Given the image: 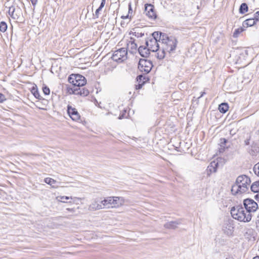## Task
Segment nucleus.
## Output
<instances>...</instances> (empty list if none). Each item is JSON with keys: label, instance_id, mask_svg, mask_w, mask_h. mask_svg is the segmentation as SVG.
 Segmentation results:
<instances>
[{"label": "nucleus", "instance_id": "13d9d810", "mask_svg": "<svg viewBox=\"0 0 259 259\" xmlns=\"http://www.w3.org/2000/svg\"><path fill=\"white\" fill-rule=\"evenodd\" d=\"M26 155H31V154H26Z\"/></svg>", "mask_w": 259, "mask_h": 259}, {"label": "nucleus", "instance_id": "ea45409f", "mask_svg": "<svg viewBox=\"0 0 259 259\" xmlns=\"http://www.w3.org/2000/svg\"><path fill=\"white\" fill-rule=\"evenodd\" d=\"M61 198V201L64 203L67 202L65 200H68L69 199V197L68 196H61L60 197Z\"/></svg>", "mask_w": 259, "mask_h": 259}, {"label": "nucleus", "instance_id": "a211bd4d", "mask_svg": "<svg viewBox=\"0 0 259 259\" xmlns=\"http://www.w3.org/2000/svg\"><path fill=\"white\" fill-rule=\"evenodd\" d=\"M256 21H256L254 17L253 18L247 19L243 22L242 25L244 27H250L255 25Z\"/></svg>", "mask_w": 259, "mask_h": 259}, {"label": "nucleus", "instance_id": "f03ea898", "mask_svg": "<svg viewBox=\"0 0 259 259\" xmlns=\"http://www.w3.org/2000/svg\"><path fill=\"white\" fill-rule=\"evenodd\" d=\"M231 214L235 220L240 222H249L251 221L252 215L245 210L241 205H236L231 208Z\"/></svg>", "mask_w": 259, "mask_h": 259}, {"label": "nucleus", "instance_id": "7ed1b4c3", "mask_svg": "<svg viewBox=\"0 0 259 259\" xmlns=\"http://www.w3.org/2000/svg\"><path fill=\"white\" fill-rule=\"evenodd\" d=\"M160 32L155 31L152 34V37L146 41V46L152 52L158 53L160 48L161 38H159Z\"/></svg>", "mask_w": 259, "mask_h": 259}, {"label": "nucleus", "instance_id": "e433bc0d", "mask_svg": "<svg viewBox=\"0 0 259 259\" xmlns=\"http://www.w3.org/2000/svg\"><path fill=\"white\" fill-rule=\"evenodd\" d=\"M126 113V110H124L123 112L119 115L118 118L119 119H121L124 118L125 117Z\"/></svg>", "mask_w": 259, "mask_h": 259}, {"label": "nucleus", "instance_id": "f704fd0d", "mask_svg": "<svg viewBox=\"0 0 259 259\" xmlns=\"http://www.w3.org/2000/svg\"><path fill=\"white\" fill-rule=\"evenodd\" d=\"M104 198L103 199H102V198L99 199V202H100L99 204H100V205L102 207V209L106 208V206L104 205Z\"/></svg>", "mask_w": 259, "mask_h": 259}, {"label": "nucleus", "instance_id": "de8ad7c7", "mask_svg": "<svg viewBox=\"0 0 259 259\" xmlns=\"http://www.w3.org/2000/svg\"><path fill=\"white\" fill-rule=\"evenodd\" d=\"M21 11L20 10V11H16V12H14V13L18 15V18H19L20 16V14L21 13Z\"/></svg>", "mask_w": 259, "mask_h": 259}, {"label": "nucleus", "instance_id": "423d86ee", "mask_svg": "<svg viewBox=\"0 0 259 259\" xmlns=\"http://www.w3.org/2000/svg\"><path fill=\"white\" fill-rule=\"evenodd\" d=\"M127 51L126 48H122L115 51L112 55L113 60L116 62H122L127 59Z\"/></svg>", "mask_w": 259, "mask_h": 259}, {"label": "nucleus", "instance_id": "5fc2aeb1", "mask_svg": "<svg viewBox=\"0 0 259 259\" xmlns=\"http://www.w3.org/2000/svg\"><path fill=\"white\" fill-rule=\"evenodd\" d=\"M129 9H130V10L131 9V6L130 4L129 5Z\"/></svg>", "mask_w": 259, "mask_h": 259}, {"label": "nucleus", "instance_id": "7c9ffc66", "mask_svg": "<svg viewBox=\"0 0 259 259\" xmlns=\"http://www.w3.org/2000/svg\"><path fill=\"white\" fill-rule=\"evenodd\" d=\"M146 77L142 75H139L137 77V80L138 82L142 83L143 81H146Z\"/></svg>", "mask_w": 259, "mask_h": 259}, {"label": "nucleus", "instance_id": "cd10ccee", "mask_svg": "<svg viewBox=\"0 0 259 259\" xmlns=\"http://www.w3.org/2000/svg\"><path fill=\"white\" fill-rule=\"evenodd\" d=\"M8 26L7 23L4 21H2L0 23V31L2 32H5L7 29Z\"/></svg>", "mask_w": 259, "mask_h": 259}, {"label": "nucleus", "instance_id": "6e6552de", "mask_svg": "<svg viewBox=\"0 0 259 259\" xmlns=\"http://www.w3.org/2000/svg\"><path fill=\"white\" fill-rule=\"evenodd\" d=\"M243 205L247 212L249 213L255 212L258 208L257 203L250 198L244 199L243 200Z\"/></svg>", "mask_w": 259, "mask_h": 259}, {"label": "nucleus", "instance_id": "4d7b16f0", "mask_svg": "<svg viewBox=\"0 0 259 259\" xmlns=\"http://www.w3.org/2000/svg\"><path fill=\"white\" fill-rule=\"evenodd\" d=\"M123 24H124V23H123L122 22H121V25L122 26Z\"/></svg>", "mask_w": 259, "mask_h": 259}, {"label": "nucleus", "instance_id": "a18cd8bd", "mask_svg": "<svg viewBox=\"0 0 259 259\" xmlns=\"http://www.w3.org/2000/svg\"><path fill=\"white\" fill-rule=\"evenodd\" d=\"M31 3H32V5L33 6H35L37 3V0H30Z\"/></svg>", "mask_w": 259, "mask_h": 259}, {"label": "nucleus", "instance_id": "39448f33", "mask_svg": "<svg viewBox=\"0 0 259 259\" xmlns=\"http://www.w3.org/2000/svg\"><path fill=\"white\" fill-rule=\"evenodd\" d=\"M236 181L240 187H241L242 193L246 192L251 183L250 178L246 175H241L237 177Z\"/></svg>", "mask_w": 259, "mask_h": 259}, {"label": "nucleus", "instance_id": "2eb2a0df", "mask_svg": "<svg viewBox=\"0 0 259 259\" xmlns=\"http://www.w3.org/2000/svg\"><path fill=\"white\" fill-rule=\"evenodd\" d=\"M181 224V222L180 220L169 222L165 223L164 225V227L168 229H175L177 228L178 225Z\"/></svg>", "mask_w": 259, "mask_h": 259}, {"label": "nucleus", "instance_id": "9d476101", "mask_svg": "<svg viewBox=\"0 0 259 259\" xmlns=\"http://www.w3.org/2000/svg\"><path fill=\"white\" fill-rule=\"evenodd\" d=\"M145 12L146 15L151 19H155L156 14L154 11L153 5L151 4H146L145 6Z\"/></svg>", "mask_w": 259, "mask_h": 259}, {"label": "nucleus", "instance_id": "4c0bfd02", "mask_svg": "<svg viewBox=\"0 0 259 259\" xmlns=\"http://www.w3.org/2000/svg\"><path fill=\"white\" fill-rule=\"evenodd\" d=\"M257 149H255L254 150L251 149L250 150H249L248 152L250 155H254L255 154V153L257 152Z\"/></svg>", "mask_w": 259, "mask_h": 259}, {"label": "nucleus", "instance_id": "0eeeda50", "mask_svg": "<svg viewBox=\"0 0 259 259\" xmlns=\"http://www.w3.org/2000/svg\"><path fill=\"white\" fill-rule=\"evenodd\" d=\"M153 65L152 62L145 59H141L138 64L139 69L145 74L148 73L151 70Z\"/></svg>", "mask_w": 259, "mask_h": 259}, {"label": "nucleus", "instance_id": "3c124183", "mask_svg": "<svg viewBox=\"0 0 259 259\" xmlns=\"http://www.w3.org/2000/svg\"><path fill=\"white\" fill-rule=\"evenodd\" d=\"M204 94H205V93L204 92H202L201 96L198 98L202 97Z\"/></svg>", "mask_w": 259, "mask_h": 259}, {"label": "nucleus", "instance_id": "2f4dec72", "mask_svg": "<svg viewBox=\"0 0 259 259\" xmlns=\"http://www.w3.org/2000/svg\"><path fill=\"white\" fill-rule=\"evenodd\" d=\"M42 91L45 95H48L50 94V89L46 85H44L42 87Z\"/></svg>", "mask_w": 259, "mask_h": 259}, {"label": "nucleus", "instance_id": "c85d7f7f", "mask_svg": "<svg viewBox=\"0 0 259 259\" xmlns=\"http://www.w3.org/2000/svg\"><path fill=\"white\" fill-rule=\"evenodd\" d=\"M44 181L46 183L52 185L56 183V181L54 180L53 179L50 178H46L45 179Z\"/></svg>", "mask_w": 259, "mask_h": 259}, {"label": "nucleus", "instance_id": "dca6fc26", "mask_svg": "<svg viewBox=\"0 0 259 259\" xmlns=\"http://www.w3.org/2000/svg\"><path fill=\"white\" fill-rule=\"evenodd\" d=\"M16 11H20V9L19 7L15 8L13 6L11 7L9 10V14L13 19L17 20L18 19V15L14 13Z\"/></svg>", "mask_w": 259, "mask_h": 259}, {"label": "nucleus", "instance_id": "79ce46f5", "mask_svg": "<svg viewBox=\"0 0 259 259\" xmlns=\"http://www.w3.org/2000/svg\"><path fill=\"white\" fill-rule=\"evenodd\" d=\"M5 100H6L5 96L3 94L0 93V103L2 102L3 101H5Z\"/></svg>", "mask_w": 259, "mask_h": 259}, {"label": "nucleus", "instance_id": "5701e85b", "mask_svg": "<svg viewBox=\"0 0 259 259\" xmlns=\"http://www.w3.org/2000/svg\"><path fill=\"white\" fill-rule=\"evenodd\" d=\"M251 190L254 192H258L259 191V180L254 182L250 186Z\"/></svg>", "mask_w": 259, "mask_h": 259}, {"label": "nucleus", "instance_id": "58836bf2", "mask_svg": "<svg viewBox=\"0 0 259 259\" xmlns=\"http://www.w3.org/2000/svg\"><path fill=\"white\" fill-rule=\"evenodd\" d=\"M254 18L256 21H259V11H257L254 13Z\"/></svg>", "mask_w": 259, "mask_h": 259}, {"label": "nucleus", "instance_id": "20e7f679", "mask_svg": "<svg viewBox=\"0 0 259 259\" xmlns=\"http://www.w3.org/2000/svg\"><path fill=\"white\" fill-rule=\"evenodd\" d=\"M104 203L106 208H116L123 204L124 200L122 197L110 196L104 198Z\"/></svg>", "mask_w": 259, "mask_h": 259}, {"label": "nucleus", "instance_id": "412c9836", "mask_svg": "<svg viewBox=\"0 0 259 259\" xmlns=\"http://www.w3.org/2000/svg\"><path fill=\"white\" fill-rule=\"evenodd\" d=\"M229 108V106L227 103H223L221 104L219 106V111L223 113H226Z\"/></svg>", "mask_w": 259, "mask_h": 259}, {"label": "nucleus", "instance_id": "37998d69", "mask_svg": "<svg viewBox=\"0 0 259 259\" xmlns=\"http://www.w3.org/2000/svg\"><path fill=\"white\" fill-rule=\"evenodd\" d=\"M105 3H106V0H102L101 3L99 7H100L102 9L104 7V6L105 5Z\"/></svg>", "mask_w": 259, "mask_h": 259}, {"label": "nucleus", "instance_id": "a878e982", "mask_svg": "<svg viewBox=\"0 0 259 259\" xmlns=\"http://www.w3.org/2000/svg\"><path fill=\"white\" fill-rule=\"evenodd\" d=\"M76 76H78V74H72L69 76L68 79V81L73 86L75 85V80H76L77 79V78H76Z\"/></svg>", "mask_w": 259, "mask_h": 259}, {"label": "nucleus", "instance_id": "4468645a", "mask_svg": "<svg viewBox=\"0 0 259 259\" xmlns=\"http://www.w3.org/2000/svg\"><path fill=\"white\" fill-rule=\"evenodd\" d=\"M150 49L146 46H140L138 49V52L143 57H148L150 54Z\"/></svg>", "mask_w": 259, "mask_h": 259}, {"label": "nucleus", "instance_id": "c9c22d12", "mask_svg": "<svg viewBox=\"0 0 259 259\" xmlns=\"http://www.w3.org/2000/svg\"><path fill=\"white\" fill-rule=\"evenodd\" d=\"M221 147H225L226 143L227 141V140L225 139V138H222V139H221Z\"/></svg>", "mask_w": 259, "mask_h": 259}, {"label": "nucleus", "instance_id": "1a4fd4ad", "mask_svg": "<svg viewBox=\"0 0 259 259\" xmlns=\"http://www.w3.org/2000/svg\"><path fill=\"white\" fill-rule=\"evenodd\" d=\"M67 113L70 118L74 121H78L80 119V115L76 109L70 105L67 106Z\"/></svg>", "mask_w": 259, "mask_h": 259}, {"label": "nucleus", "instance_id": "49530a36", "mask_svg": "<svg viewBox=\"0 0 259 259\" xmlns=\"http://www.w3.org/2000/svg\"><path fill=\"white\" fill-rule=\"evenodd\" d=\"M254 199L256 200L259 201V193H258L257 194H256L254 197Z\"/></svg>", "mask_w": 259, "mask_h": 259}, {"label": "nucleus", "instance_id": "c03bdc74", "mask_svg": "<svg viewBox=\"0 0 259 259\" xmlns=\"http://www.w3.org/2000/svg\"><path fill=\"white\" fill-rule=\"evenodd\" d=\"M250 137L249 138L246 139L244 141V144L245 145H248L249 144V141H250Z\"/></svg>", "mask_w": 259, "mask_h": 259}, {"label": "nucleus", "instance_id": "bf43d9fd", "mask_svg": "<svg viewBox=\"0 0 259 259\" xmlns=\"http://www.w3.org/2000/svg\"><path fill=\"white\" fill-rule=\"evenodd\" d=\"M226 259H230V258H226Z\"/></svg>", "mask_w": 259, "mask_h": 259}, {"label": "nucleus", "instance_id": "f3484780", "mask_svg": "<svg viewBox=\"0 0 259 259\" xmlns=\"http://www.w3.org/2000/svg\"><path fill=\"white\" fill-rule=\"evenodd\" d=\"M241 187H240L238 184L237 183L236 180L235 184L232 186L231 192L234 195H237L238 194H242Z\"/></svg>", "mask_w": 259, "mask_h": 259}, {"label": "nucleus", "instance_id": "f257e3e1", "mask_svg": "<svg viewBox=\"0 0 259 259\" xmlns=\"http://www.w3.org/2000/svg\"><path fill=\"white\" fill-rule=\"evenodd\" d=\"M159 38H161V46L158 53H156V56L161 60L164 58L166 53H170L175 50L178 41L175 36H168L167 34L161 32Z\"/></svg>", "mask_w": 259, "mask_h": 259}, {"label": "nucleus", "instance_id": "603ef678", "mask_svg": "<svg viewBox=\"0 0 259 259\" xmlns=\"http://www.w3.org/2000/svg\"><path fill=\"white\" fill-rule=\"evenodd\" d=\"M252 259H259V256H254Z\"/></svg>", "mask_w": 259, "mask_h": 259}, {"label": "nucleus", "instance_id": "473e14b6", "mask_svg": "<svg viewBox=\"0 0 259 259\" xmlns=\"http://www.w3.org/2000/svg\"><path fill=\"white\" fill-rule=\"evenodd\" d=\"M145 82H146V81H143L142 83L138 82V84L136 85V87H135L136 89V90L141 89Z\"/></svg>", "mask_w": 259, "mask_h": 259}, {"label": "nucleus", "instance_id": "9b49d317", "mask_svg": "<svg viewBox=\"0 0 259 259\" xmlns=\"http://www.w3.org/2000/svg\"><path fill=\"white\" fill-rule=\"evenodd\" d=\"M76 78H77V79L76 80H75V82L74 83V86L75 87H82L87 83L85 78L81 75L78 74V76H76Z\"/></svg>", "mask_w": 259, "mask_h": 259}, {"label": "nucleus", "instance_id": "6ab92c4d", "mask_svg": "<svg viewBox=\"0 0 259 259\" xmlns=\"http://www.w3.org/2000/svg\"><path fill=\"white\" fill-rule=\"evenodd\" d=\"M218 166V162L213 161L210 162V163L207 167V170L209 171L210 173L215 172L217 171Z\"/></svg>", "mask_w": 259, "mask_h": 259}, {"label": "nucleus", "instance_id": "393cba45", "mask_svg": "<svg viewBox=\"0 0 259 259\" xmlns=\"http://www.w3.org/2000/svg\"><path fill=\"white\" fill-rule=\"evenodd\" d=\"M244 30L245 29L243 27H240L237 29H236L234 32H233V36L234 38H237L239 36V34L243 32V31H244Z\"/></svg>", "mask_w": 259, "mask_h": 259}, {"label": "nucleus", "instance_id": "72a5a7b5", "mask_svg": "<svg viewBox=\"0 0 259 259\" xmlns=\"http://www.w3.org/2000/svg\"><path fill=\"white\" fill-rule=\"evenodd\" d=\"M144 33L143 32H133V35L137 37H141L144 35Z\"/></svg>", "mask_w": 259, "mask_h": 259}, {"label": "nucleus", "instance_id": "f8f14e48", "mask_svg": "<svg viewBox=\"0 0 259 259\" xmlns=\"http://www.w3.org/2000/svg\"><path fill=\"white\" fill-rule=\"evenodd\" d=\"M99 199L96 198L95 199L91 204L89 206V210L90 211H95L97 210L102 209V207L99 204Z\"/></svg>", "mask_w": 259, "mask_h": 259}, {"label": "nucleus", "instance_id": "6e6d98bb", "mask_svg": "<svg viewBox=\"0 0 259 259\" xmlns=\"http://www.w3.org/2000/svg\"><path fill=\"white\" fill-rule=\"evenodd\" d=\"M228 82V80H226L225 81V84H227Z\"/></svg>", "mask_w": 259, "mask_h": 259}, {"label": "nucleus", "instance_id": "8fccbe9b", "mask_svg": "<svg viewBox=\"0 0 259 259\" xmlns=\"http://www.w3.org/2000/svg\"><path fill=\"white\" fill-rule=\"evenodd\" d=\"M128 18V15H126V16H121V18L122 19H126V18Z\"/></svg>", "mask_w": 259, "mask_h": 259}, {"label": "nucleus", "instance_id": "864d4df0", "mask_svg": "<svg viewBox=\"0 0 259 259\" xmlns=\"http://www.w3.org/2000/svg\"><path fill=\"white\" fill-rule=\"evenodd\" d=\"M257 222L258 224H259V214L257 215Z\"/></svg>", "mask_w": 259, "mask_h": 259}, {"label": "nucleus", "instance_id": "a19ab883", "mask_svg": "<svg viewBox=\"0 0 259 259\" xmlns=\"http://www.w3.org/2000/svg\"><path fill=\"white\" fill-rule=\"evenodd\" d=\"M102 10V8H101L100 7H99L96 11L95 12V16L96 18H98L99 17V13L100 12V11H101Z\"/></svg>", "mask_w": 259, "mask_h": 259}, {"label": "nucleus", "instance_id": "09e8293b", "mask_svg": "<svg viewBox=\"0 0 259 259\" xmlns=\"http://www.w3.org/2000/svg\"><path fill=\"white\" fill-rule=\"evenodd\" d=\"M67 210L69 211H72V212H73L74 211V208H67L66 209Z\"/></svg>", "mask_w": 259, "mask_h": 259}, {"label": "nucleus", "instance_id": "bb28decb", "mask_svg": "<svg viewBox=\"0 0 259 259\" xmlns=\"http://www.w3.org/2000/svg\"><path fill=\"white\" fill-rule=\"evenodd\" d=\"M31 93L33 94L34 96L38 99H41L40 96L39 95V92L37 90V88L35 87H33L31 90Z\"/></svg>", "mask_w": 259, "mask_h": 259}, {"label": "nucleus", "instance_id": "b1692460", "mask_svg": "<svg viewBox=\"0 0 259 259\" xmlns=\"http://www.w3.org/2000/svg\"><path fill=\"white\" fill-rule=\"evenodd\" d=\"M67 92L69 94H74V95H78V90H77V87H75L74 86L73 88L68 87L67 88Z\"/></svg>", "mask_w": 259, "mask_h": 259}, {"label": "nucleus", "instance_id": "4be33fe9", "mask_svg": "<svg viewBox=\"0 0 259 259\" xmlns=\"http://www.w3.org/2000/svg\"><path fill=\"white\" fill-rule=\"evenodd\" d=\"M248 10V7L246 3H242L240 5L239 9V12L240 14H243L247 12Z\"/></svg>", "mask_w": 259, "mask_h": 259}, {"label": "nucleus", "instance_id": "ddd939ff", "mask_svg": "<svg viewBox=\"0 0 259 259\" xmlns=\"http://www.w3.org/2000/svg\"><path fill=\"white\" fill-rule=\"evenodd\" d=\"M137 48V45L135 42V40L133 38H131V40L127 44L126 50L131 53H135Z\"/></svg>", "mask_w": 259, "mask_h": 259}, {"label": "nucleus", "instance_id": "c756f323", "mask_svg": "<svg viewBox=\"0 0 259 259\" xmlns=\"http://www.w3.org/2000/svg\"><path fill=\"white\" fill-rule=\"evenodd\" d=\"M253 170L254 174L259 177V162L254 165Z\"/></svg>", "mask_w": 259, "mask_h": 259}, {"label": "nucleus", "instance_id": "aec40b11", "mask_svg": "<svg viewBox=\"0 0 259 259\" xmlns=\"http://www.w3.org/2000/svg\"><path fill=\"white\" fill-rule=\"evenodd\" d=\"M77 90H78V94L77 95H80L81 96H87L89 94V91L88 89H87L84 87H77Z\"/></svg>", "mask_w": 259, "mask_h": 259}]
</instances>
